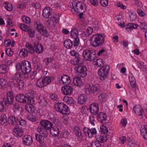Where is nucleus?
I'll use <instances>...</instances> for the list:
<instances>
[{
  "mask_svg": "<svg viewBox=\"0 0 147 147\" xmlns=\"http://www.w3.org/2000/svg\"><path fill=\"white\" fill-rule=\"evenodd\" d=\"M90 41L91 45L94 47L101 46L104 41V38L102 34H97L92 36Z\"/></svg>",
  "mask_w": 147,
  "mask_h": 147,
  "instance_id": "f257e3e1",
  "label": "nucleus"
},
{
  "mask_svg": "<svg viewBox=\"0 0 147 147\" xmlns=\"http://www.w3.org/2000/svg\"><path fill=\"white\" fill-rule=\"evenodd\" d=\"M55 108L57 111L63 114L67 115L70 113L68 106L63 102L56 103Z\"/></svg>",
  "mask_w": 147,
  "mask_h": 147,
  "instance_id": "f03ea898",
  "label": "nucleus"
},
{
  "mask_svg": "<svg viewBox=\"0 0 147 147\" xmlns=\"http://www.w3.org/2000/svg\"><path fill=\"white\" fill-rule=\"evenodd\" d=\"M109 69V66L107 65L103 66L99 69L98 73L100 80L103 81L105 79Z\"/></svg>",
  "mask_w": 147,
  "mask_h": 147,
  "instance_id": "7ed1b4c3",
  "label": "nucleus"
},
{
  "mask_svg": "<svg viewBox=\"0 0 147 147\" xmlns=\"http://www.w3.org/2000/svg\"><path fill=\"white\" fill-rule=\"evenodd\" d=\"M83 54L84 59L86 61H93L96 57L95 52L93 50H86L84 51Z\"/></svg>",
  "mask_w": 147,
  "mask_h": 147,
  "instance_id": "20e7f679",
  "label": "nucleus"
},
{
  "mask_svg": "<svg viewBox=\"0 0 147 147\" xmlns=\"http://www.w3.org/2000/svg\"><path fill=\"white\" fill-rule=\"evenodd\" d=\"M72 5L73 8L77 12L85 11L86 10L85 8L84 7V5L78 1H73L72 2Z\"/></svg>",
  "mask_w": 147,
  "mask_h": 147,
  "instance_id": "39448f33",
  "label": "nucleus"
},
{
  "mask_svg": "<svg viewBox=\"0 0 147 147\" xmlns=\"http://www.w3.org/2000/svg\"><path fill=\"white\" fill-rule=\"evenodd\" d=\"M75 70L77 73H79V75L82 78L85 77L87 75V68L85 66L77 65L75 67Z\"/></svg>",
  "mask_w": 147,
  "mask_h": 147,
  "instance_id": "423d86ee",
  "label": "nucleus"
},
{
  "mask_svg": "<svg viewBox=\"0 0 147 147\" xmlns=\"http://www.w3.org/2000/svg\"><path fill=\"white\" fill-rule=\"evenodd\" d=\"M22 72L24 74H27L29 73L31 70V66L30 63L27 61H22Z\"/></svg>",
  "mask_w": 147,
  "mask_h": 147,
  "instance_id": "0eeeda50",
  "label": "nucleus"
},
{
  "mask_svg": "<svg viewBox=\"0 0 147 147\" xmlns=\"http://www.w3.org/2000/svg\"><path fill=\"white\" fill-rule=\"evenodd\" d=\"M98 89L97 87L94 85H92L91 87L90 85L87 84L85 87V91L86 93L88 94L90 93L94 94L96 93L98 91Z\"/></svg>",
  "mask_w": 147,
  "mask_h": 147,
  "instance_id": "6e6552de",
  "label": "nucleus"
},
{
  "mask_svg": "<svg viewBox=\"0 0 147 147\" xmlns=\"http://www.w3.org/2000/svg\"><path fill=\"white\" fill-rule=\"evenodd\" d=\"M38 30L44 36L48 37L49 36L48 32L47 31L45 28L41 24H37L36 27Z\"/></svg>",
  "mask_w": 147,
  "mask_h": 147,
  "instance_id": "1a4fd4ad",
  "label": "nucleus"
},
{
  "mask_svg": "<svg viewBox=\"0 0 147 147\" xmlns=\"http://www.w3.org/2000/svg\"><path fill=\"white\" fill-rule=\"evenodd\" d=\"M89 109L92 113L96 115L99 111L98 105V104L96 103H92L90 105Z\"/></svg>",
  "mask_w": 147,
  "mask_h": 147,
  "instance_id": "9d476101",
  "label": "nucleus"
},
{
  "mask_svg": "<svg viewBox=\"0 0 147 147\" xmlns=\"http://www.w3.org/2000/svg\"><path fill=\"white\" fill-rule=\"evenodd\" d=\"M133 109L136 114L141 116V118H143V115L144 113L143 112V110L140 105H136L134 107Z\"/></svg>",
  "mask_w": 147,
  "mask_h": 147,
  "instance_id": "9b49d317",
  "label": "nucleus"
},
{
  "mask_svg": "<svg viewBox=\"0 0 147 147\" xmlns=\"http://www.w3.org/2000/svg\"><path fill=\"white\" fill-rule=\"evenodd\" d=\"M40 124L45 129L48 130H50L52 128L53 125L52 123L47 120H43L40 121Z\"/></svg>",
  "mask_w": 147,
  "mask_h": 147,
  "instance_id": "f8f14e48",
  "label": "nucleus"
},
{
  "mask_svg": "<svg viewBox=\"0 0 147 147\" xmlns=\"http://www.w3.org/2000/svg\"><path fill=\"white\" fill-rule=\"evenodd\" d=\"M23 143L24 144L29 146L32 143L33 140L32 137L28 135L24 136L22 138Z\"/></svg>",
  "mask_w": 147,
  "mask_h": 147,
  "instance_id": "ddd939ff",
  "label": "nucleus"
},
{
  "mask_svg": "<svg viewBox=\"0 0 147 147\" xmlns=\"http://www.w3.org/2000/svg\"><path fill=\"white\" fill-rule=\"evenodd\" d=\"M73 89L71 86H65L61 88L62 93L64 95H70L73 91Z\"/></svg>",
  "mask_w": 147,
  "mask_h": 147,
  "instance_id": "4468645a",
  "label": "nucleus"
},
{
  "mask_svg": "<svg viewBox=\"0 0 147 147\" xmlns=\"http://www.w3.org/2000/svg\"><path fill=\"white\" fill-rule=\"evenodd\" d=\"M34 47L35 49V51L37 53H40L43 51V47L38 42H35L34 44Z\"/></svg>",
  "mask_w": 147,
  "mask_h": 147,
  "instance_id": "2eb2a0df",
  "label": "nucleus"
},
{
  "mask_svg": "<svg viewBox=\"0 0 147 147\" xmlns=\"http://www.w3.org/2000/svg\"><path fill=\"white\" fill-rule=\"evenodd\" d=\"M28 94L25 96L23 94H20L17 95L16 97V99L20 103H26V101L27 97Z\"/></svg>",
  "mask_w": 147,
  "mask_h": 147,
  "instance_id": "dca6fc26",
  "label": "nucleus"
},
{
  "mask_svg": "<svg viewBox=\"0 0 147 147\" xmlns=\"http://www.w3.org/2000/svg\"><path fill=\"white\" fill-rule=\"evenodd\" d=\"M19 117L20 118V117H18L16 118L14 116H11L8 118V121L9 123L12 125H16L18 124Z\"/></svg>",
  "mask_w": 147,
  "mask_h": 147,
  "instance_id": "f3484780",
  "label": "nucleus"
},
{
  "mask_svg": "<svg viewBox=\"0 0 147 147\" xmlns=\"http://www.w3.org/2000/svg\"><path fill=\"white\" fill-rule=\"evenodd\" d=\"M14 135L17 137H20L23 135L24 131L22 128L15 127L13 129Z\"/></svg>",
  "mask_w": 147,
  "mask_h": 147,
  "instance_id": "a211bd4d",
  "label": "nucleus"
},
{
  "mask_svg": "<svg viewBox=\"0 0 147 147\" xmlns=\"http://www.w3.org/2000/svg\"><path fill=\"white\" fill-rule=\"evenodd\" d=\"M47 130L41 126H39L37 128L38 132L39 133L41 136L45 138H46L47 136Z\"/></svg>",
  "mask_w": 147,
  "mask_h": 147,
  "instance_id": "6ab92c4d",
  "label": "nucleus"
},
{
  "mask_svg": "<svg viewBox=\"0 0 147 147\" xmlns=\"http://www.w3.org/2000/svg\"><path fill=\"white\" fill-rule=\"evenodd\" d=\"M107 117V116L105 113H100L97 115V118L98 120L102 123H104Z\"/></svg>",
  "mask_w": 147,
  "mask_h": 147,
  "instance_id": "aec40b11",
  "label": "nucleus"
},
{
  "mask_svg": "<svg viewBox=\"0 0 147 147\" xmlns=\"http://www.w3.org/2000/svg\"><path fill=\"white\" fill-rule=\"evenodd\" d=\"M73 82L75 86L80 87L83 85V82L82 79L80 77H76L74 78Z\"/></svg>",
  "mask_w": 147,
  "mask_h": 147,
  "instance_id": "412c9836",
  "label": "nucleus"
},
{
  "mask_svg": "<svg viewBox=\"0 0 147 147\" xmlns=\"http://www.w3.org/2000/svg\"><path fill=\"white\" fill-rule=\"evenodd\" d=\"M51 14V11L49 7L45 8L43 10L42 16L44 18H49Z\"/></svg>",
  "mask_w": 147,
  "mask_h": 147,
  "instance_id": "4be33fe9",
  "label": "nucleus"
},
{
  "mask_svg": "<svg viewBox=\"0 0 147 147\" xmlns=\"http://www.w3.org/2000/svg\"><path fill=\"white\" fill-rule=\"evenodd\" d=\"M96 138L97 141H98L99 143H102L104 142H106L107 139V136H102V135H98L96 137Z\"/></svg>",
  "mask_w": 147,
  "mask_h": 147,
  "instance_id": "5701e85b",
  "label": "nucleus"
},
{
  "mask_svg": "<svg viewBox=\"0 0 147 147\" xmlns=\"http://www.w3.org/2000/svg\"><path fill=\"white\" fill-rule=\"evenodd\" d=\"M138 26V25L136 24L129 23L126 26L125 29L128 32L134 29H136Z\"/></svg>",
  "mask_w": 147,
  "mask_h": 147,
  "instance_id": "b1692460",
  "label": "nucleus"
},
{
  "mask_svg": "<svg viewBox=\"0 0 147 147\" xmlns=\"http://www.w3.org/2000/svg\"><path fill=\"white\" fill-rule=\"evenodd\" d=\"M13 84L15 86L21 90L23 89L24 86V82L23 80L21 79L17 80V82Z\"/></svg>",
  "mask_w": 147,
  "mask_h": 147,
  "instance_id": "393cba45",
  "label": "nucleus"
},
{
  "mask_svg": "<svg viewBox=\"0 0 147 147\" xmlns=\"http://www.w3.org/2000/svg\"><path fill=\"white\" fill-rule=\"evenodd\" d=\"M61 80L63 83L65 85L69 84L71 82L69 77L66 75H64L61 76Z\"/></svg>",
  "mask_w": 147,
  "mask_h": 147,
  "instance_id": "a878e982",
  "label": "nucleus"
},
{
  "mask_svg": "<svg viewBox=\"0 0 147 147\" xmlns=\"http://www.w3.org/2000/svg\"><path fill=\"white\" fill-rule=\"evenodd\" d=\"M40 105L42 106H46L47 104V102L46 99L41 96H39L38 98Z\"/></svg>",
  "mask_w": 147,
  "mask_h": 147,
  "instance_id": "bb28decb",
  "label": "nucleus"
},
{
  "mask_svg": "<svg viewBox=\"0 0 147 147\" xmlns=\"http://www.w3.org/2000/svg\"><path fill=\"white\" fill-rule=\"evenodd\" d=\"M72 42L69 39L65 40L64 42V46L67 49H70L73 46Z\"/></svg>",
  "mask_w": 147,
  "mask_h": 147,
  "instance_id": "cd10ccee",
  "label": "nucleus"
},
{
  "mask_svg": "<svg viewBox=\"0 0 147 147\" xmlns=\"http://www.w3.org/2000/svg\"><path fill=\"white\" fill-rule=\"evenodd\" d=\"M87 98L84 94L80 96L78 98V102L80 104L84 103L86 101Z\"/></svg>",
  "mask_w": 147,
  "mask_h": 147,
  "instance_id": "c85d7f7f",
  "label": "nucleus"
},
{
  "mask_svg": "<svg viewBox=\"0 0 147 147\" xmlns=\"http://www.w3.org/2000/svg\"><path fill=\"white\" fill-rule=\"evenodd\" d=\"M56 19L54 16H52L50 19L47 21V24H48L49 26L52 27L54 26L55 23H56Z\"/></svg>",
  "mask_w": 147,
  "mask_h": 147,
  "instance_id": "c756f323",
  "label": "nucleus"
},
{
  "mask_svg": "<svg viewBox=\"0 0 147 147\" xmlns=\"http://www.w3.org/2000/svg\"><path fill=\"white\" fill-rule=\"evenodd\" d=\"M50 133L53 136L56 137L59 134V131L58 128L55 127L52 128L50 130Z\"/></svg>",
  "mask_w": 147,
  "mask_h": 147,
  "instance_id": "7c9ffc66",
  "label": "nucleus"
},
{
  "mask_svg": "<svg viewBox=\"0 0 147 147\" xmlns=\"http://www.w3.org/2000/svg\"><path fill=\"white\" fill-rule=\"evenodd\" d=\"M27 97L26 99L27 102L26 103H28V104H30V105H32L34 103V100L33 97H31V94H28L27 95Z\"/></svg>",
  "mask_w": 147,
  "mask_h": 147,
  "instance_id": "2f4dec72",
  "label": "nucleus"
},
{
  "mask_svg": "<svg viewBox=\"0 0 147 147\" xmlns=\"http://www.w3.org/2000/svg\"><path fill=\"white\" fill-rule=\"evenodd\" d=\"M8 120L7 117L5 114L2 115L0 117V123L2 124L5 125L7 123Z\"/></svg>",
  "mask_w": 147,
  "mask_h": 147,
  "instance_id": "473e14b6",
  "label": "nucleus"
},
{
  "mask_svg": "<svg viewBox=\"0 0 147 147\" xmlns=\"http://www.w3.org/2000/svg\"><path fill=\"white\" fill-rule=\"evenodd\" d=\"M13 99L12 97H6L4 98L3 100V102L6 105H11L13 104Z\"/></svg>",
  "mask_w": 147,
  "mask_h": 147,
  "instance_id": "72a5a7b5",
  "label": "nucleus"
},
{
  "mask_svg": "<svg viewBox=\"0 0 147 147\" xmlns=\"http://www.w3.org/2000/svg\"><path fill=\"white\" fill-rule=\"evenodd\" d=\"M21 72H19L16 73L14 76H13L12 77V79L13 80L12 83L14 84L17 80H20Z\"/></svg>",
  "mask_w": 147,
  "mask_h": 147,
  "instance_id": "f704fd0d",
  "label": "nucleus"
},
{
  "mask_svg": "<svg viewBox=\"0 0 147 147\" xmlns=\"http://www.w3.org/2000/svg\"><path fill=\"white\" fill-rule=\"evenodd\" d=\"M28 51L26 48H23L21 49L20 52V55L21 57H25L28 55Z\"/></svg>",
  "mask_w": 147,
  "mask_h": 147,
  "instance_id": "c9c22d12",
  "label": "nucleus"
},
{
  "mask_svg": "<svg viewBox=\"0 0 147 147\" xmlns=\"http://www.w3.org/2000/svg\"><path fill=\"white\" fill-rule=\"evenodd\" d=\"M7 83V81L6 79L4 78H1L0 79V88H5Z\"/></svg>",
  "mask_w": 147,
  "mask_h": 147,
  "instance_id": "e433bc0d",
  "label": "nucleus"
},
{
  "mask_svg": "<svg viewBox=\"0 0 147 147\" xmlns=\"http://www.w3.org/2000/svg\"><path fill=\"white\" fill-rule=\"evenodd\" d=\"M64 102L68 104L73 103L74 100L71 97H69L68 96H65L63 99Z\"/></svg>",
  "mask_w": 147,
  "mask_h": 147,
  "instance_id": "4c0bfd02",
  "label": "nucleus"
},
{
  "mask_svg": "<svg viewBox=\"0 0 147 147\" xmlns=\"http://www.w3.org/2000/svg\"><path fill=\"white\" fill-rule=\"evenodd\" d=\"M44 83L46 86H47L51 82V80L50 77L49 76H46L42 78Z\"/></svg>",
  "mask_w": 147,
  "mask_h": 147,
  "instance_id": "58836bf2",
  "label": "nucleus"
},
{
  "mask_svg": "<svg viewBox=\"0 0 147 147\" xmlns=\"http://www.w3.org/2000/svg\"><path fill=\"white\" fill-rule=\"evenodd\" d=\"M137 64L138 67L142 69L143 71H146V66L143 62L138 61L137 62Z\"/></svg>",
  "mask_w": 147,
  "mask_h": 147,
  "instance_id": "ea45409f",
  "label": "nucleus"
},
{
  "mask_svg": "<svg viewBox=\"0 0 147 147\" xmlns=\"http://www.w3.org/2000/svg\"><path fill=\"white\" fill-rule=\"evenodd\" d=\"M71 36L73 38L77 37L78 35V30L76 28L72 29L70 32Z\"/></svg>",
  "mask_w": 147,
  "mask_h": 147,
  "instance_id": "a19ab883",
  "label": "nucleus"
},
{
  "mask_svg": "<svg viewBox=\"0 0 147 147\" xmlns=\"http://www.w3.org/2000/svg\"><path fill=\"white\" fill-rule=\"evenodd\" d=\"M36 85L39 88H42L45 86L42 78L37 80Z\"/></svg>",
  "mask_w": 147,
  "mask_h": 147,
  "instance_id": "79ce46f5",
  "label": "nucleus"
},
{
  "mask_svg": "<svg viewBox=\"0 0 147 147\" xmlns=\"http://www.w3.org/2000/svg\"><path fill=\"white\" fill-rule=\"evenodd\" d=\"M5 8L7 11H11L13 9V6L12 4L8 2H6L4 3Z\"/></svg>",
  "mask_w": 147,
  "mask_h": 147,
  "instance_id": "37998d69",
  "label": "nucleus"
},
{
  "mask_svg": "<svg viewBox=\"0 0 147 147\" xmlns=\"http://www.w3.org/2000/svg\"><path fill=\"white\" fill-rule=\"evenodd\" d=\"M35 137L36 140L40 143L42 144L43 143L44 141V137H43L41 135H40L38 134H36L35 135Z\"/></svg>",
  "mask_w": 147,
  "mask_h": 147,
  "instance_id": "c03bdc74",
  "label": "nucleus"
},
{
  "mask_svg": "<svg viewBox=\"0 0 147 147\" xmlns=\"http://www.w3.org/2000/svg\"><path fill=\"white\" fill-rule=\"evenodd\" d=\"M7 71V66L5 65H0V73L2 74L5 73Z\"/></svg>",
  "mask_w": 147,
  "mask_h": 147,
  "instance_id": "a18cd8bd",
  "label": "nucleus"
},
{
  "mask_svg": "<svg viewBox=\"0 0 147 147\" xmlns=\"http://www.w3.org/2000/svg\"><path fill=\"white\" fill-rule=\"evenodd\" d=\"M96 63L95 65H97L99 67H101L104 64V61L101 59H98L96 60V61H95Z\"/></svg>",
  "mask_w": 147,
  "mask_h": 147,
  "instance_id": "49530a36",
  "label": "nucleus"
},
{
  "mask_svg": "<svg viewBox=\"0 0 147 147\" xmlns=\"http://www.w3.org/2000/svg\"><path fill=\"white\" fill-rule=\"evenodd\" d=\"M90 133L88 135V137L91 138L92 137L93 135H95L97 133V131L95 128H93L90 129Z\"/></svg>",
  "mask_w": 147,
  "mask_h": 147,
  "instance_id": "de8ad7c7",
  "label": "nucleus"
},
{
  "mask_svg": "<svg viewBox=\"0 0 147 147\" xmlns=\"http://www.w3.org/2000/svg\"><path fill=\"white\" fill-rule=\"evenodd\" d=\"M25 109L26 111L30 113L33 112V107L32 105L30 104L26 105L25 106Z\"/></svg>",
  "mask_w": 147,
  "mask_h": 147,
  "instance_id": "09e8293b",
  "label": "nucleus"
},
{
  "mask_svg": "<svg viewBox=\"0 0 147 147\" xmlns=\"http://www.w3.org/2000/svg\"><path fill=\"white\" fill-rule=\"evenodd\" d=\"M141 135L142 136H145V134L147 133V126L144 125L141 130Z\"/></svg>",
  "mask_w": 147,
  "mask_h": 147,
  "instance_id": "8fccbe9b",
  "label": "nucleus"
},
{
  "mask_svg": "<svg viewBox=\"0 0 147 147\" xmlns=\"http://www.w3.org/2000/svg\"><path fill=\"white\" fill-rule=\"evenodd\" d=\"M91 147H101V144L98 141L92 142L91 144Z\"/></svg>",
  "mask_w": 147,
  "mask_h": 147,
  "instance_id": "3c124183",
  "label": "nucleus"
},
{
  "mask_svg": "<svg viewBox=\"0 0 147 147\" xmlns=\"http://www.w3.org/2000/svg\"><path fill=\"white\" fill-rule=\"evenodd\" d=\"M27 31L30 37L32 38L34 36L35 31L34 30L29 28Z\"/></svg>",
  "mask_w": 147,
  "mask_h": 147,
  "instance_id": "603ef678",
  "label": "nucleus"
},
{
  "mask_svg": "<svg viewBox=\"0 0 147 147\" xmlns=\"http://www.w3.org/2000/svg\"><path fill=\"white\" fill-rule=\"evenodd\" d=\"M23 21L24 22L28 24H30L31 22L30 18L28 17L24 16L22 18Z\"/></svg>",
  "mask_w": 147,
  "mask_h": 147,
  "instance_id": "864d4df0",
  "label": "nucleus"
},
{
  "mask_svg": "<svg viewBox=\"0 0 147 147\" xmlns=\"http://www.w3.org/2000/svg\"><path fill=\"white\" fill-rule=\"evenodd\" d=\"M5 51L7 55L10 57L13 54V51L10 48L7 49Z\"/></svg>",
  "mask_w": 147,
  "mask_h": 147,
  "instance_id": "5fc2aeb1",
  "label": "nucleus"
},
{
  "mask_svg": "<svg viewBox=\"0 0 147 147\" xmlns=\"http://www.w3.org/2000/svg\"><path fill=\"white\" fill-rule=\"evenodd\" d=\"M19 27L21 30L25 31H27L29 29L28 26L25 24H20Z\"/></svg>",
  "mask_w": 147,
  "mask_h": 147,
  "instance_id": "6e6d98bb",
  "label": "nucleus"
},
{
  "mask_svg": "<svg viewBox=\"0 0 147 147\" xmlns=\"http://www.w3.org/2000/svg\"><path fill=\"white\" fill-rule=\"evenodd\" d=\"M53 60V57H47L44 59V61L46 65H47L49 63L51 62Z\"/></svg>",
  "mask_w": 147,
  "mask_h": 147,
  "instance_id": "4d7b16f0",
  "label": "nucleus"
},
{
  "mask_svg": "<svg viewBox=\"0 0 147 147\" xmlns=\"http://www.w3.org/2000/svg\"><path fill=\"white\" fill-rule=\"evenodd\" d=\"M20 107V106L18 102L15 103L13 106L12 108L13 110H18Z\"/></svg>",
  "mask_w": 147,
  "mask_h": 147,
  "instance_id": "13d9d810",
  "label": "nucleus"
},
{
  "mask_svg": "<svg viewBox=\"0 0 147 147\" xmlns=\"http://www.w3.org/2000/svg\"><path fill=\"white\" fill-rule=\"evenodd\" d=\"M90 129L88 127H84L83 129V131L86 136L88 137V135L90 134Z\"/></svg>",
  "mask_w": 147,
  "mask_h": 147,
  "instance_id": "bf43d9fd",
  "label": "nucleus"
},
{
  "mask_svg": "<svg viewBox=\"0 0 147 147\" xmlns=\"http://www.w3.org/2000/svg\"><path fill=\"white\" fill-rule=\"evenodd\" d=\"M70 132L66 130H64L63 133V137L65 138L68 137L69 135Z\"/></svg>",
  "mask_w": 147,
  "mask_h": 147,
  "instance_id": "052dcab7",
  "label": "nucleus"
},
{
  "mask_svg": "<svg viewBox=\"0 0 147 147\" xmlns=\"http://www.w3.org/2000/svg\"><path fill=\"white\" fill-rule=\"evenodd\" d=\"M101 5L103 7H106L108 5V1L107 0H101L100 1Z\"/></svg>",
  "mask_w": 147,
  "mask_h": 147,
  "instance_id": "680f3d73",
  "label": "nucleus"
},
{
  "mask_svg": "<svg viewBox=\"0 0 147 147\" xmlns=\"http://www.w3.org/2000/svg\"><path fill=\"white\" fill-rule=\"evenodd\" d=\"M89 119L90 123L93 126L95 125V119L94 116L92 115H90L89 117Z\"/></svg>",
  "mask_w": 147,
  "mask_h": 147,
  "instance_id": "e2e57ef3",
  "label": "nucleus"
},
{
  "mask_svg": "<svg viewBox=\"0 0 147 147\" xmlns=\"http://www.w3.org/2000/svg\"><path fill=\"white\" fill-rule=\"evenodd\" d=\"M74 38V47L78 46L79 44L80 39L79 38L77 37Z\"/></svg>",
  "mask_w": 147,
  "mask_h": 147,
  "instance_id": "0e129e2a",
  "label": "nucleus"
},
{
  "mask_svg": "<svg viewBox=\"0 0 147 147\" xmlns=\"http://www.w3.org/2000/svg\"><path fill=\"white\" fill-rule=\"evenodd\" d=\"M48 118L52 121H54L55 120L54 115L51 113H49L47 116Z\"/></svg>",
  "mask_w": 147,
  "mask_h": 147,
  "instance_id": "69168bd1",
  "label": "nucleus"
},
{
  "mask_svg": "<svg viewBox=\"0 0 147 147\" xmlns=\"http://www.w3.org/2000/svg\"><path fill=\"white\" fill-rule=\"evenodd\" d=\"M100 130L102 133L104 134L107 133L108 131L107 128L105 126H102V127H100Z\"/></svg>",
  "mask_w": 147,
  "mask_h": 147,
  "instance_id": "338daca9",
  "label": "nucleus"
},
{
  "mask_svg": "<svg viewBox=\"0 0 147 147\" xmlns=\"http://www.w3.org/2000/svg\"><path fill=\"white\" fill-rule=\"evenodd\" d=\"M92 28L90 27H88L86 29V32L89 35H91L93 32Z\"/></svg>",
  "mask_w": 147,
  "mask_h": 147,
  "instance_id": "774afa93",
  "label": "nucleus"
}]
</instances>
